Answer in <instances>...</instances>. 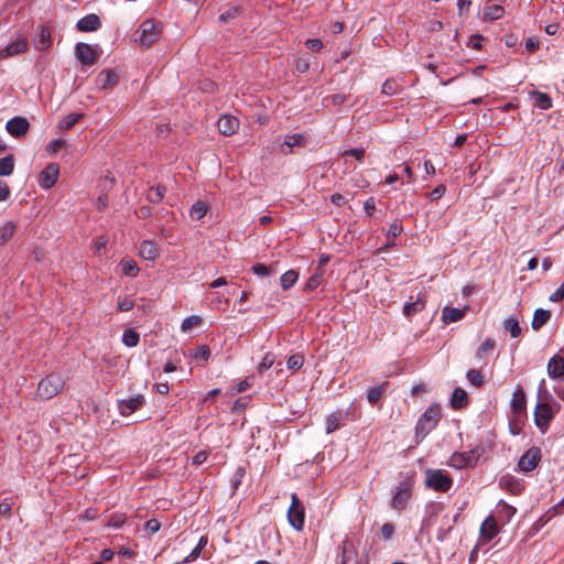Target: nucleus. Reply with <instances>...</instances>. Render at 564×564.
Here are the masks:
<instances>
[{
	"instance_id": "nucleus-10",
	"label": "nucleus",
	"mask_w": 564,
	"mask_h": 564,
	"mask_svg": "<svg viewBox=\"0 0 564 564\" xmlns=\"http://www.w3.org/2000/svg\"><path fill=\"white\" fill-rule=\"evenodd\" d=\"M59 175V166L56 163L47 164L39 175V184L44 189L52 188Z\"/></svg>"
},
{
	"instance_id": "nucleus-15",
	"label": "nucleus",
	"mask_w": 564,
	"mask_h": 564,
	"mask_svg": "<svg viewBox=\"0 0 564 564\" xmlns=\"http://www.w3.org/2000/svg\"><path fill=\"white\" fill-rule=\"evenodd\" d=\"M100 25L101 23L99 17L97 14L91 13L82 18L77 22L76 28L80 32H93L98 30Z\"/></svg>"
},
{
	"instance_id": "nucleus-39",
	"label": "nucleus",
	"mask_w": 564,
	"mask_h": 564,
	"mask_svg": "<svg viewBox=\"0 0 564 564\" xmlns=\"http://www.w3.org/2000/svg\"><path fill=\"white\" fill-rule=\"evenodd\" d=\"M495 346H496V341L492 339V338H487L479 347H478V350H477V357L479 359H484L485 357H487L488 355H490L494 349H495Z\"/></svg>"
},
{
	"instance_id": "nucleus-34",
	"label": "nucleus",
	"mask_w": 564,
	"mask_h": 564,
	"mask_svg": "<svg viewBox=\"0 0 564 564\" xmlns=\"http://www.w3.org/2000/svg\"><path fill=\"white\" fill-rule=\"evenodd\" d=\"M164 195H165L164 186H161V185L154 186L153 185V186L149 187L147 198L150 203L158 204L163 199Z\"/></svg>"
},
{
	"instance_id": "nucleus-17",
	"label": "nucleus",
	"mask_w": 564,
	"mask_h": 564,
	"mask_svg": "<svg viewBox=\"0 0 564 564\" xmlns=\"http://www.w3.org/2000/svg\"><path fill=\"white\" fill-rule=\"evenodd\" d=\"M33 44L39 51L47 50L52 45L50 30L45 26H41L34 36Z\"/></svg>"
},
{
	"instance_id": "nucleus-61",
	"label": "nucleus",
	"mask_w": 564,
	"mask_h": 564,
	"mask_svg": "<svg viewBox=\"0 0 564 564\" xmlns=\"http://www.w3.org/2000/svg\"><path fill=\"white\" fill-rule=\"evenodd\" d=\"M446 192V187L445 185L441 184L438 186H436L430 194V198L432 200H438Z\"/></svg>"
},
{
	"instance_id": "nucleus-1",
	"label": "nucleus",
	"mask_w": 564,
	"mask_h": 564,
	"mask_svg": "<svg viewBox=\"0 0 564 564\" xmlns=\"http://www.w3.org/2000/svg\"><path fill=\"white\" fill-rule=\"evenodd\" d=\"M64 386L65 380L61 375L51 373L39 382L36 397L41 400H50L58 394Z\"/></svg>"
},
{
	"instance_id": "nucleus-46",
	"label": "nucleus",
	"mask_w": 564,
	"mask_h": 564,
	"mask_svg": "<svg viewBox=\"0 0 564 564\" xmlns=\"http://www.w3.org/2000/svg\"><path fill=\"white\" fill-rule=\"evenodd\" d=\"M274 361V355L272 352H267L258 366V372L263 373L273 366Z\"/></svg>"
},
{
	"instance_id": "nucleus-19",
	"label": "nucleus",
	"mask_w": 564,
	"mask_h": 564,
	"mask_svg": "<svg viewBox=\"0 0 564 564\" xmlns=\"http://www.w3.org/2000/svg\"><path fill=\"white\" fill-rule=\"evenodd\" d=\"M499 486L501 489L509 491L512 495L521 494L523 487L519 480L511 475H503L499 479Z\"/></svg>"
},
{
	"instance_id": "nucleus-33",
	"label": "nucleus",
	"mask_w": 564,
	"mask_h": 564,
	"mask_svg": "<svg viewBox=\"0 0 564 564\" xmlns=\"http://www.w3.org/2000/svg\"><path fill=\"white\" fill-rule=\"evenodd\" d=\"M388 384L389 383L386 381L380 386L369 388L367 390V399H368L369 403H371V404L377 403L380 400L382 393L388 388Z\"/></svg>"
},
{
	"instance_id": "nucleus-7",
	"label": "nucleus",
	"mask_w": 564,
	"mask_h": 564,
	"mask_svg": "<svg viewBox=\"0 0 564 564\" xmlns=\"http://www.w3.org/2000/svg\"><path fill=\"white\" fill-rule=\"evenodd\" d=\"M554 417V411L550 403L539 402L534 409V423L538 429L544 434L551 421Z\"/></svg>"
},
{
	"instance_id": "nucleus-8",
	"label": "nucleus",
	"mask_w": 564,
	"mask_h": 564,
	"mask_svg": "<svg viewBox=\"0 0 564 564\" xmlns=\"http://www.w3.org/2000/svg\"><path fill=\"white\" fill-rule=\"evenodd\" d=\"M75 55L84 66L94 65L99 57L97 50L93 45L83 42L76 44Z\"/></svg>"
},
{
	"instance_id": "nucleus-21",
	"label": "nucleus",
	"mask_w": 564,
	"mask_h": 564,
	"mask_svg": "<svg viewBox=\"0 0 564 564\" xmlns=\"http://www.w3.org/2000/svg\"><path fill=\"white\" fill-rule=\"evenodd\" d=\"M547 375L557 379L564 376V358L555 355L547 362Z\"/></svg>"
},
{
	"instance_id": "nucleus-44",
	"label": "nucleus",
	"mask_w": 564,
	"mask_h": 564,
	"mask_svg": "<svg viewBox=\"0 0 564 564\" xmlns=\"http://www.w3.org/2000/svg\"><path fill=\"white\" fill-rule=\"evenodd\" d=\"M466 377H467L468 381L470 382V384H473L477 388H479L484 384V377L479 370L469 369L466 373Z\"/></svg>"
},
{
	"instance_id": "nucleus-45",
	"label": "nucleus",
	"mask_w": 564,
	"mask_h": 564,
	"mask_svg": "<svg viewBox=\"0 0 564 564\" xmlns=\"http://www.w3.org/2000/svg\"><path fill=\"white\" fill-rule=\"evenodd\" d=\"M304 364V357L301 354H294L289 357L286 366L290 370L296 371L301 369Z\"/></svg>"
},
{
	"instance_id": "nucleus-54",
	"label": "nucleus",
	"mask_w": 564,
	"mask_h": 564,
	"mask_svg": "<svg viewBox=\"0 0 564 564\" xmlns=\"http://www.w3.org/2000/svg\"><path fill=\"white\" fill-rule=\"evenodd\" d=\"M133 301L129 297L119 299L117 310L119 312H128L133 307Z\"/></svg>"
},
{
	"instance_id": "nucleus-18",
	"label": "nucleus",
	"mask_w": 564,
	"mask_h": 564,
	"mask_svg": "<svg viewBox=\"0 0 564 564\" xmlns=\"http://www.w3.org/2000/svg\"><path fill=\"white\" fill-rule=\"evenodd\" d=\"M348 415V411L336 410L326 416V433L330 434L340 427V421Z\"/></svg>"
},
{
	"instance_id": "nucleus-64",
	"label": "nucleus",
	"mask_w": 564,
	"mask_h": 564,
	"mask_svg": "<svg viewBox=\"0 0 564 564\" xmlns=\"http://www.w3.org/2000/svg\"><path fill=\"white\" fill-rule=\"evenodd\" d=\"M207 457H208V453L206 451H200L196 455L193 456L192 463L196 466H199L206 462Z\"/></svg>"
},
{
	"instance_id": "nucleus-43",
	"label": "nucleus",
	"mask_w": 564,
	"mask_h": 564,
	"mask_svg": "<svg viewBox=\"0 0 564 564\" xmlns=\"http://www.w3.org/2000/svg\"><path fill=\"white\" fill-rule=\"evenodd\" d=\"M80 117L82 115L79 113H69L58 122V128L61 130H68L76 124Z\"/></svg>"
},
{
	"instance_id": "nucleus-63",
	"label": "nucleus",
	"mask_w": 564,
	"mask_h": 564,
	"mask_svg": "<svg viewBox=\"0 0 564 564\" xmlns=\"http://www.w3.org/2000/svg\"><path fill=\"white\" fill-rule=\"evenodd\" d=\"M12 503L7 499L0 503V514L10 519L11 518Z\"/></svg>"
},
{
	"instance_id": "nucleus-29",
	"label": "nucleus",
	"mask_w": 564,
	"mask_h": 564,
	"mask_svg": "<svg viewBox=\"0 0 564 564\" xmlns=\"http://www.w3.org/2000/svg\"><path fill=\"white\" fill-rule=\"evenodd\" d=\"M411 498V494H408V492H404V491H398L395 490V492L393 494V497H392V508H394L395 510H404L406 508V505H408V501L409 499Z\"/></svg>"
},
{
	"instance_id": "nucleus-58",
	"label": "nucleus",
	"mask_w": 564,
	"mask_h": 564,
	"mask_svg": "<svg viewBox=\"0 0 564 564\" xmlns=\"http://www.w3.org/2000/svg\"><path fill=\"white\" fill-rule=\"evenodd\" d=\"M238 14H239V8L234 7V8H230L229 10H227L226 12L221 13L219 15V20L221 22H227L230 19L236 18Z\"/></svg>"
},
{
	"instance_id": "nucleus-24",
	"label": "nucleus",
	"mask_w": 564,
	"mask_h": 564,
	"mask_svg": "<svg viewBox=\"0 0 564 564\" xmlns=\"http://www.w3.org/2000/svg\"><path fill=\"white\" fill-rule=\"evenodd\" d=\"M480 532L487 540L494 539L499 533L497 522L492 516L487 517L482 522Z\"/></svg>"
},
{
	"instance_id": "nucleus-38",
	"label": "nucleus",
	"mask_w": 564,
	"mask_h": 564,
	"mask_svg": "<svg viewBox=\"0 0 564 564\" xmlns=\"http://www.w3.org/2000/svg\"><path fill=\"white\" fill-rule=\"evenodd\" d=\"M121 270L122 273L127 276H137V274L139 273V267L137 262L132 259L121 260Z\"/></svg>"
},
{
	"instance_id": "nucleus-57",
	"label": "nucleus",
	"mask_w": 564,
	"mask_h": 564,
	"mask_svg": "<svg viewBox=\"0 0 564 564\" xmlns=\"http://www.w3.org/2000/svg\"><path fill=\"white\" fill-rule=\"evenodd\" d=\"M402 230H403L402 225L399 221H393L389 226L388 237L395 238L401 235Z\"/></svg>"
},
{
	"instance_id": "nucleus-41",
	"label": "nucleus",
	"mask_w": 564,
	"mask_h": 564,
	"mask_svg": "<svg viewBox=\"0 0 564 564\" xmlns=\"http://www.w3.org/2000/svg\"><path fill=\"white\" fill-rule=\"evenodd\" d=\"M505 329L508 330L513 338H517L521 335V327L516 317H508L505 321Z\"/></svg>"
},
{
	"instance_id": "nucleus-37",
	"label": "nucleus",
	"mask_w": 564,
	"mask_h": 564,
	"mask_svg": "<svg viewBox=\"0 0 564 564\" xmlns=\"http://www.w3.org/2000/svg\"><path fill=\"white\" fill-rule=\"evenodd\" d=\"M14 170V158L9 154L0 159V176H9Z\"/></svg>"
},
{
	"instance_id": "nucleus-30",
	"label": "nucleus",
	"mask_w": 564,
	"mask_h": 564,
	"mask_svg": "<svg viewBox=\"0 0 564 564\" xmlns=\"http://www.w3.org/2000/svg\"><path fill=\"white\" fill-rule=\"evenodd\" d=\"M424 307H425V301L421 297H417L414 302L404 304L403 313L405 316L410 317V316H413L416 313L423 311Z\"/></svg>"
},
{
	"instance_id": "nucleus-48",
	"label": "nucleus",
	"mask_w": 564,
	"mask_h": 564,
	"mask_svg": "<svg viewBox=\"0 0 564 564\" xmlns=\"http://www.w3.org/2000/svg\"><path fill=\"white\" fill-rule=\"evenodd\" d=\"M305 142V137L301 133H294L292 135H288L285 138L284 144L289 148L300 147L303 145Z\"/></svg>"
},
{
	"instance_id": "nucleus-59",
	"label": "nucleus",
	"mask_w": 564,
	"mask_h": 564,
	"mask_svg": "<svg viewBox=\"0 0 564 564\" xmlns=\"http://www.w3.org/2000/svg\"><path fill=\"white\" fill-rule=\"evenodd\" d=\"M344 156H354L356 160L360 161L364 159L365 150L361 148H352L344 152Z\"/></svg>"
},
{
	"instance_id": "nucleus-62",
	"label": "nucleus",
	"mask_w": 564,
	"mask_h": 564,
	"mask_svg": "<svg viewBox=\"0 0 564 564\" xmlns=\"http://www.w3.org/2000/svg\"><path fill=\"white\" fill-rule=\"evenodd\" d=\"M393 532H394V528L391 523H384L381 528H380V533H381V536L384 539V540H389L392 535H393Z\"/></svg>"
},
{
	"instance_id": "nucleus-14",
	"label": "nucleus",
	"mask_w": 564,
	"mask_h": 564,
	"mask_svg": "<svg viewBox=\"0 0 564 564\" xmlns=\"http://www.w3.org/2000/svg\"><path fill=\"white\" fill-rule=\"evenodd\" d=\"M218 130L224 135H232L239 128V121L236 117L223 115L217 122Z\"/></svg>"
},
{
	"instance_id": "nucleus-13",
	"label": "nucleus",
	"mask_w": 564,
	"mask_h": 564,
	"mask_svg": "<svg viewBox=\"0 0 564 564\" xmlns=\"http://www.w3.org/2000/svg\"><path fill=\"white\" fill-rule=\"evenodd\" d=\"M144 403V397L142 394H137L134 397H131L127 400H121L119 402V412L124 415V416H128L130 414H132L134 411H137L138 409H140Z\"/></svg>"
},
{
	"instance_id": "nucleus-12",
	"label": "nucleus",
	"mask_w": 564,
	"mask_h": 564,
	"mask_svg": "<svg viewBox=\"0 0 564 564\" xmlns=\"http://www.w3.org/2000/svg\"><path fill=\"white\" fill-rule=\"evenodd\" d=\"M6 129L12 137L21 138L29 131L30 123L26 118L17 116L7 122Z\"/></svg>"
},
{
	"instance_id": "nucleus-35",
	"label": "nucleus",
	"mask_w": 564,
	"mask_h": 564,
	"mask_svg": "<svg viewBox=\"0 0 564 564\" xmlns=\"http://www.w3.org/2000/svg\"><path fill=\"white\" fill-rule=\"evenodd\" d=\"M503 13H505L503 7H501L499 4L488 6L484 10V19L491 20V21L498 20V19L502 18Z\"/></svg>"
},
{
	"instance_id": "nucleus-47",
	"label": "nucleus",
	"mask_w": 564,
	"mask_h": 564,
	"mask_svg": "<svg viewBox=\"0 0 564 564\" xmlns=\"http://www.w3.org/2000/svg\"><path fill=\"white\" fill-rule=\"evenodd\" d=\"M400 90L399 84L393 79H387L382 85V94L393 96Z\"/></svg>"
},
{
	"instance_id": "nucleus-31",
	"label": "nucleus",
	"mask_w": 564,
	"mask_h": 564,
	"mask_svg": "<svg viewBox=\"0 0 564 564\" xmlns=\"http://www.w3.org/2000/svg\"><path fill=\"white\" fill-rule=\"evenodd\" d=\"M340 550V564H348L354 555V544L349 540H344L339 546Z\"/></svg>"
},
{
	"instance_id": "nucleus-16",
	"label": "nucleus",
	"mask_w": 564,
	"mask_h": 564,
	"mask_svg": "<svg viewBox=\"0 0 564 564\" xmlns=\"http://www.w3.org/2000/svg\"><path fill=\"white\" fill-rule=\"evenodd\" d=\"M468 308H469L468 306H465L464 308L446 306L442 311V321L444 322V324H451V323L458 322L465 317Z\"/></svg>"
},
{
	"instance_id": "nucleus-20",
	"label": "nucleus",
	"mask_w": 564,
	"mask_h": 564,
	"mask_svg": "<svg viewBox=\"0 0 564 564\" xmlns=\"http://www.w3.org/2000/svg\"><path fill=\"white\" fill-rule=\"evenodd\" d=\"M119 77L115 72L101 70L96 77V83L101 89L113 87L118 84Z\"/></svg>"
},
{
	"instance_id": "nucleus-50",
	"label": "nucleus",
	"mask_w": 564,
	"mask_h": 564,
	"mask_svg": "<svg viewBox=\"0 0 564 564\" xmlns=\"http://www.w3.org/2000/svg\"><path fill=\"white\" fill-rule=\"evenodd\" d=\"M516 512L517 510L514 507L506 503L505 501L499 502V514L505 517L507 521H509Z\"/></svg>"
},
{
	"instance_id": "nucleus-2",
	"label": "nucleus",
	"mask_w": 564,
	"mask_h": 564,
	"mask_svg": "<svg viewBox=\"0 0 564 564\" xmlns=\"http://www.w3.org/2000/svg\"><path fill=\"white\" fill-rule=\"evenodd\" d=\"M441 406L438 404H431L423 414L419 417L416 423V436L425 437L438 423L441 419Z\"/></svg>"
},
{
	"instance_id": "nucleus-51",
	"label": "nucleus",
	"mask_w": 564,
	"mask_h": 564,
	"mask_svg": "<svg viewBox=\"0 0 564 564\" xmlns=\"http://www.w3.org/2000/svg\"><path fill=\"white\" fill-rule=\"evenodd\" d=\"M323 273L316 272L314 273L306 282L304 290L305 291H313L318 288V285L322 283Z\"/></svg>"
},
{
	"instance_id": "nucleus-56",
	"label": "nucleus",
	"mask_w": 564,
	"mask_h": 564,
	"mask_svg": "<svg viewBox=\"0 0 564 564\" xmlns=\"http://www.w3.org/2000/svg\"><path fill=\"white\" fill-rule=\"evenodd\" d=\"M64 145H65V140L56 139V140L51 141L47 144L46 151L53 154V153H56L57 151H59Z\"/></svg>"
},
{
	"instance_id": "nucleus-32",
	"label": "nucleus",
	"mask_w": 564,
	"mask_h": 564,
	"mask_svg": "<svg viewBox=\"0 0 564 564\" xmlns=\"http://www.w3.org/2000/svg\"><path fill=\"white\" fill-rule=\"evenodd\" d=\"M17 225L13 221L6 223L0 227V246L6 245L14 235Z\"/></svg>"
},
{
	"instance_id": "nucleus-52",
	"label": "nucleus",
	"mask_w": 564,
	"mask_h": 564,
	"mask_svg": "<svg viewBox=\"0 0 564 564\" xmlns=\"http://www.w3.org/2000/svg\"><path fill=\"white\" fill-rule=\"evenodd\" d=\"M251 271L259 276H267L272 274L274 271L271 267H268L263 263H256L251 267Z\"/></svg>"
},
{
	"instance_id": "nucleus-42",
	"label": "nucleus",
	"mask_w": 564,
	"mask_h": 564,
	"mask_svg": "<svg viewBox=\"0 0 564 564\" xmlns=\"http://www.w3.org/2000/svg\"><path fill=\"white\" fill-rule=\"evenodd\" d=\"M140 336L134 329H127L122 335V343L127 347H135L139 344Z\"/></svg>"
},
{
	"instance_id": "nucleus-55",
	"label": "nucleus",
	"mask_w": 564,
	"mask_h": 564,
	"mask_svg": "<svg viewBox=\"0 0 564 564\" xmlns=\"http://www.w3.org/2000/svg\"><path fill=\"white\" fill-rule=\"evenodd\" d=\"M161 528V523L158 519H150L145 522L144 529L149 534L156 533Z\"/></svg>"
},
{
	"instance_id": "nucleus-28",
	"label": "nucleus",
	"mask_w": 564,
	"mask_h": 564,
	"mask_svg": "<svg viewBox=\"0 0 564 564\" xmlns=\"http://www.w3.org/2000/svg\"><path fill=\"white\" fill-rule=\"evenodd\" d=\"M414 486V473H401L400 481L395 487L398 491H404L412 495V489Z\"/></svg>"
},
{
	"instance_id": "nucleus-6",
	"label": "nucleus",
	"mask_w": 564,
	"mask_h": 564,
	"mask_svg": "<svg viewBox=\"0 0 564 564\" xmlns=\"http://www.w3.org/2000/svg\"><path fill=\"white\" fill-rule=\"evenodd\" d=\"M481 454L482 449L479 447L464 453H454L449 457V465L457 469L474 467L478 463Z\"/></svg>"
},
{
	"instance_id": "nucleus-23",
	"label": "nucleus",
	"mask_w": 564,
	"mask_h": 564,
	"mask_svg": "<svg viewBox=\"0 0 564 564\" xmlns=\"http://www.w3.org/2000/svg\"><path fill=\"white\" fill-rule=\"evenodd\" d=\"M139 254L144 260H154L159 254V250L153 241L143 240L140 245Z\"/></svg>"
},
{
	"instance_id": "nucleus-26",
	"label": "nucleus",
	"mask_w": 564,
	"mask_h": 564,
	"mask_svg": "<svg viewBox=\"0 0 564 564\" xmlns=\"http://www.w3.org/2000/svg\"><path fill=\"white\" fill-rule=\"evenodd\" d=\"M551 318V312L543 308H536L533 314L531 326L534 330H540Z\"/></svg>"
},
{
	"instance_id": "nucleus-5",
	"label": "nucleus",
	"mask_w": 564,
	"mask_h": 564,
	"mask_svg": "<svg viewBox=\"0 0 564 564\" xmlns=\"http://www.w3.org/2000/svg\"><path fill=\"white\" fill-rule=\"evenodd\" d=\"M288 520L293 529L302 531L305 520V509L297 495L293 492L291 495V506L288 510Z\"/></svg>"
},
{
	"instance_id": "nucleus-3",
	"label": "nucleus",
	"mask_w": 564,
	"mask_h": 564,
	"mask_svg": "<svg viewBox=\"0 0 564 564\" xmlns=\"http://www.w3.org/2000/svg\"><path fill=\"white\" fill-rule=\"evenodd\" d=\"M161 33V24L153 20L143 21L134 32V41L143 46L153 44Z\"/></svg>"
},
{
	"instance_id": "nucleus-27",
	"label": "nucleus",
	"mask_w": 564,
	"mask_h": 564,
	"mask_svg": "<svg viewBox=\"0 0 564 564\" xmlns=\"http://www.w3.org/2000/svg\"><path fill=\"white\" fill-rule=\"evenodd\" d=\"M531 97L533 98V105L542 110H547L552 108V98L546 93H541L538 90H533L531 93Z\"/></svg>"
},
{
	"instance_id": "nucleus-22",
	"label": "nucleus",
	"mask_w": 564,
	"mask_h": 564,
	"mask_svg": "<svg viewBox=\"0 0 564 564\" xmlns=\"http://www.w3.org/2000/svg\"><path fill=\"white\" fill-rule=\"evenodd\" d=\"M525 406H527L525 393L521 387H518L512 394L511 409H512L513 413L521 414L522 412L525 411Z\"/></svg>"
},
{
	"instance_id": "nucleus-36",
	"label": "nucleus",
	"mask_w": 564,
	"mask_h": 564,
	"mask_svg": "<svg viewBox=\"0 0 564 564\" xmlns=\"http://www.w3.org/2000/svg\"><path fill=\"white\" fill-rule=\"evenodd\" d=\"M299 279V273L295 270H289L280 278L281 286L284 291L291 289Z\"/></svg>"
},
{
	"instance_id": "nucleus-60",
	"label": "nucleus",
	"mask_w": 564,
	"mask_h": 564,
	"mask_svg": "<svg viewBox=\"0 0 564 564\" xmlns=\"http://www.w3.org/2000/svg\"><path fill=\"white\" fill-rule=\"evenodd\" d=\"M305 45L313 52H318L323 48V42L319 39H308L306 40Z\"/></svg>"
},
{
	"instance_id": "nucleus-49",
	"label": "nucleus",
	"mask_w": 564,
	"mask_h": 564,
	"mask_svg": "<svg viewBox=\"0 0 564 564\" xmlns=\"http://www.w3.org/2000/svg\"><path fill=\"white\" fill-rule=\"evenodd\" d=\"M202 323V318L197 315L186 317L181 325L183 332H187Z\"/></svg>"
},
{
	"instance_id": "nucleus-4",
	"label": "nucleus",
	"mask_w": 564,
	"mask_h": 564,
	"mask_svg": "<svg viewBox=\"0 0 564 564\" xmlns=\"http://www.w3.org/2000/svg\"><path fill=\"white\" fill-rule=\"evenodd\" d=\"M425 485L435 491L447 492L453 485V479L442 469H427Z\"/></svg>"
},
{
	"instance_id": "nucleus-11",
	"label": "nucleus",
	"mask_w": 564,
	"mask_h": 564,
	"mask_svg": "<svg viewBox=\"0 0 564 564\" xmlns=\"http://www.w3.org/2000/svg\"><path fill=\"white\" fill-rule=\"evenodd\" d=\"M28 47V37L24 34H19L15 40L10 42L1 52L2 58L19 55L23 53Z\"/></svg>"
},
{
	"instance_id": "nucleus-9",
	"label": "nucleus",
	"mask_w": 564,
	"mask_h": 564,
	"mask_svg": "<svg viewBox=\"0 0 564 564\" xmlns=\"http://www.w3.org/2000/svg\"><path fill=\"white\" fill-rule=\"evenodd\" d=\"M541 449L539 447H530L524 454L520 457L518 462V467L522 471H531L533 470L541 460Z\"/></svg>"
},
{
	"instance_id": "nucleus-53",
	"label": "nucleus",
	"mask_w": 564,
	"mask_h": 564,
	"mask_svg": "<svg viewBox=\"0 0 564 564\" xmlns=\"http://www.w3.org/2000/svg\"><path fill=\"white\" fill-rule=\"evenodd\" d=\"M127 518L124 514H113L108 521L109 528L118 529L122 527V524L126 522Z\"/></svg>"
},
{
	"instance_id": "nucleus-25",
	"label": "nucleus",
	"mask_w": 564,
	"mask_h": 564,
	"mask_svg": "<svg viewBox=\"0 0 564 564\" xmlns=\"http://www.w3.org/2000/svg\"><path fill=\"white\" fill-rule=\"evenodd\" d=\"M468 404V395L462 388H455L452 398L451 405L454 410H460Z\"/></svg>"
},
{
	"instance_id": "nucleus-40",
	"label": "nucleus",
	"mask_w": 564,
	"mask_h": 564,
	"mask_svg": "<svg viewBox=\"0 0 564 564\" xmlns=\"http://www.w3.org/2000/svg\"><path fill=\"white\" fill-rule=\"evenodd\" d=\"M207 205L203 202H196L189 209V216L195 220H200L207 213Z\"/></svg>"
}]
</instances>
